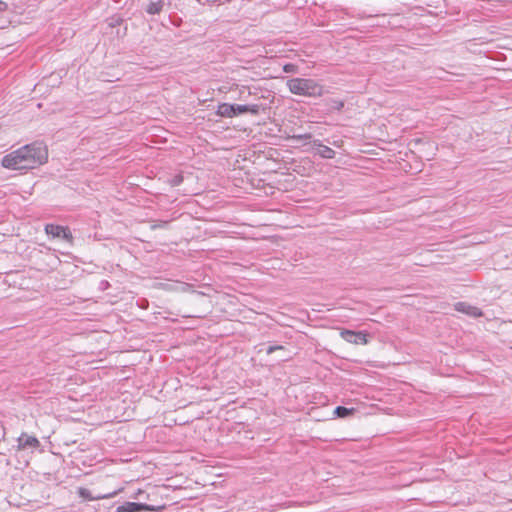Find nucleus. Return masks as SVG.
<instances>
[{"label":"nucleus","instance_id":"nucleus-1","mask_svg":"<svg viewBox=\"0 0 512 512\" xmlns=\"http://www.w3.org/2000/svg\"><path fill=\"white\" fill-rule=\"evenodd\" d=\"M48 161V149L42 142L24 145L1 160V165L9 170L35 169Z\"/></svg>","mask_w":512,"mask_h":512},{"label":"nucleus","instance_id":"nucleus-2","mask_svg":"<svg viewBox=\"0 0 512 512\" xmlns=\"http://www.w3.org/2000/svg\"><path fill=\"white\" fill-rule=\"evenodd\" d=\"M287 87L292 94L305 97H320L323 86L311 78H292L287 81Z\"/></svg>","mask_w":512,"mask_h":512},{"label":"nucleus","instance_id":"nucleus-3","mask_svg":"<svg viewBox=\"0 0 512 512\" xmlns=\"http://www.w3.org/2000/svg\"><path fill=\"white\" fill-rule=\"evenodd\" d=\"M340 336L348 343L363 345H366L368 343L367 334L362 331L355 332L352 330L343 329L340 332Z\"/></svg>","mask_w":512,"mask_h":512},{"label":"nucleus","instance_id":"nucleus-4","mask_svg":"<svg viewBox=\"0 0 512 512\" xmlns=\"http://www.w3.org/2000/svg\"><path fill=\"white\" fill-rule=\"evenodd\" d=\"M123 488H119L113 492H110V493H107V494H98V495H92L91 491L88 490L87 488H84V487H80L78 488V495L84 499V500H88V501H93V500H101V499H110V498H113L115 497L117 494H119L120 492H122Z\"/></svg>","mask_w":512,"mask_h":512},{"label":"nucleus","instance_id":"nucleus-5","mask_svg":"<svg viewBox=\"0 0 512 512\" xmlns=\"http://www.w3.org/2000/svg\"><path fill=\"white\" fill-rule=\"evenodd\" d=\"M153 506L143 503L126 502L117 507L116 512H140V511H155Z\"/></svg>","mask_w":512,"mask_h":512},{"label":"nucleus","instance_id":"nucleus-6","mask_svg":"<svg viewBox=\"0 0 512 512\" xmlns=\"http://www.w3.org/2000/svg\"><path fill=\"white\" fill-rule=\"evenodd\" d=\"M309 151L317 153L324 159H332L335 156V151L333 149L321 144L319 141H313L310 144Z\"/></svg>","mask_w":512,"mask_h":512},{"label":"nucleus","instance_id":"nucleus-7","mask_svg":"<svg viewBox=\"0 0 512 512\" xmlns=\"http://www.w3.org/2000/svg\"><path fill=\"white\" fill-rule=\"evenodd\" d=\"M455 309L474 318L482 316V312L478 307L471 306L464 302L457 303Z\"/></svg>","mask_w":512,"mask_h":512},{"label":"nucleus","instance_id":"nucleus-8","mask_svg":"<svg viewBox=\"0 0 512 512\" xmlns=\"http://www.w3.org/2000/svg\"><path fill=\"white\" fill-rule=\"evenodd\" d=\"M45 231L48 235H51L54 238H68L69 237V231L58 225L48 224L45 227Z\"/></svg>","mask_w":512,"mask_h":512},{"label":"nucleus","instance_id":"nucleus-9","mask_svg":"<svg viewBox=\"0 0 512 512\" xmlns=\"http://www.w3.org/2000/svg\"><path fill=\"white\" fill-rule=\"evenodd\" d=\"M39 445H40L39 440L34 436H29V435L23 433L18 438V447L20 449H25L27 447L37 448V447H39Z\"/></svg>","mask_w":512,"mask_h":512},{"label":"nucleus","instance_id":"nucleus-10","mask_svg":"<svg viewBox=\"0 0 512 512\" xmlns=\"http://www.w3.org/2000/svg\"><path fill=\"white\" fill-rule=\"evenodd\" d=\"M217 115L220 117L232 118L236 116L234 104L222 103L217 107Z\"/></svg>","mask_w":512,"mask_h":512},{"label":"nucleus","instance_id":"nucleus-11","mask_svg":"<svg viewBox=\"0 0 512 512\" xmlns=\"http://www.w3.org/2000/svg\"><path fill=\"white\" fill-rule=\"evenodd\" d=\"M234 108H235L236 116L243 114V113H247V112L256 115L259 113V110H260V106L257 104H252V105L234 104Z\"/></svg>","mask_w":512,"mask_h":512},{"label":"nucleus","instance_id":"nucleus-12","mask_svg":"<svg viewBox=\"0 0 512 512\" xmlns=\"http://www.w3.org/2000/svg\"><path fill=\"white\" fill-rule=\"evenodd\" d=\"M163 8V1L159 0L157 2H150L146 8L147 13L149 14H158L161 12Z\"/></svg>","mask_w":512,"mask_h":512},{"label":"nucleus","instance_id":"nucleus-13","mask_svg":"<svg viewBox=\"0 0 512 512\" xmlns=\"http://www.w3.org/2000/svg\"><path fill=\"white\" fill-rule=\"evenodd\" d=\"M169 289L177 292H191L192 286L187 283H175L169 285Z\"/></svg>","mask_w":512,"mask_h":512},{"label":"nucleus","instance_id":"nucleus-14","mask_svg":"<svg viewBox=\"0 0 512 512\" xmlns=\"http://www.w3.org/2000/svg\"><path fill=\"white\" fill-rule=\"evenodd\" d=\"M354 411H355V409H354V408H350V409H349V408H345V407H342V406H338V407H336V408H335V410H334V414H335L337 417H341V418H343V417H347V416H349V415L353 414V413H354Z\"/></svg>","mask_w":512,"mask_h":512},{"label":"nucleus","instance_id":"nucleus-15","mask_svg":"<svg viewBox=\"0 0 512 512\" xmlns=\"http://www.w3.org/2000/svg\"><path fill=\"white\" fill-rule=\"evenodd\" d=\"M344 106V103L340 100H335L333 101V107L337 110H340L342 109V107Z\"/></svg>","mask_w":512,"mask_h":512},{"label":"nucleus","instance_id":"nucleus-16","mask_svg":"<svg viewBox=\"0 0 512 512\" xmlns=\"http://www.w3.org/2000/svg\"><path fill=\"white\" fill-rule=\"evenodd\" d=\"M284 71L285 72H294L295 66L293 64H287L284 66Z\"/></svg>","mask_w":512,"mask_h":512},{"label":"nucleus","instance_id":"nucleus-17","mask_svg":"<svg viewBox=\"0 0 512 512\" xmlns=\"http://www.w3.org/2000/svg\"><path fill=\"white\" fill-rule=\"evenodd\" d=\"M310 137L311 136L309 134H304V135L293 136L292 138L300 140V139H310Z\"/></svg>","mask_w":512,"mask_h":512},{"label":"nucleus","instance_id":"nucleus-18","mask_svg":"<svg viewBox=\"0 0 512 512\" xmlns=\"http://www.w3.org/2000/svg\"><path fill=\"white\" fill-rule=\"evenodd\" d=\"M282 347L281 346H270L268 349H267V353L268 354H271L272 352H274L276 349H281Z\"/></svg>","mask_w":512,"mask_h":512},{"label":"nucleus","instance_id":"nucleus-19","mask_svg":"<svg viewBox=\"0 0 512 512\" xmlns=\"http://www.w3.org/2000/svg\"><path fill=\"white\" fill-rule=\"evenodd\" d=\"M7 9V4L0 0V12H3Z\"/></svg>","mask_w":512,"mask_h":512}]
</instances>
